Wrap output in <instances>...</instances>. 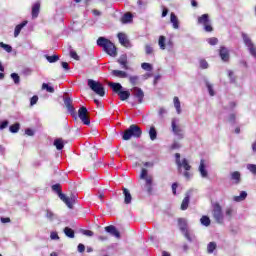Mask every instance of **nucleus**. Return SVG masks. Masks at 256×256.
Masks as SVG:
<instances>
[{
    "mask_svg": "<svg viewBox=\"0 0 256 256\" xmlns=\"http://www.w3.org/2000/svg\"><path fill=\"white\" fill-rule=\"evenodd\" d=\"M97 45L98 47H102L103 51L110 57H117V47L111 40L105 37H99L97 39Z\"/></svg>",
    "mask_w": 256,
    "mask_h": 256,
    "instance_id": "obj_1",
    "label": "nucleus"
},
{
    "mask_svg": "<svg viewBox=\"0 0 256 256\" xmlns=\"http://www.w3.org/2000/svg\"><path fill=\"white\" fill-rule=\"evenodd\" d=\"M52 190L57 193L58 197L67 205L68 209H72L73 205H75L76 197L75 195H71L70 197H67L63 192L61 191V184H54L52 185Z\"/></svg>",
    "mask_w": 256,
    "mask_h": 256,
    "instance_id": "obj_2",
    "label": "nucleus"
},
{
    "mask_svg": "<svg viewBox=\"0 0 256 256\" xmlns=\"http://www.w3.org/2000/svg\"><path fill=\"white\" fill-rule=\"evenodd\" d=\"M108 86L112 88V91L119 96L120 101H127L131 97L129 90H123L121 83L109 82Z\"/></svg>",
    "mask_w": 256,
    "mask_h": 256,
    "instance_id": "obj_3",
    "label": "nucleus"
},
{
    "mask_svg": "<svg viewBox=\"0 0 256 256\" xmlns=\"http://www.w3.org/2000/svg\"><path fill=\"white\" fill-rule=\"evenodd\" d=\"M143 135V131L141 130V127L136 124H132L129 126L128 129L124 131V134L122 136L123 141H129L131 137H134L135 139H139Z\"/></svg>",
    "mask_w": 256,
    "mask_h": 256,
    "instance_id": "obj_4",
    "label": "nucleus"
},
{
    "mask_svg": "<svg viewBox=\"0 0 256 256\" xmlns=\"http://www.w3.org/2000/svg\"><path fill=\"white\" fill-rule=\"evenodd\" d=\"M88 87L99 97H105V87L101 82L88 79Z\"/></svg>",
    "mask_w": 256,
    "mask_h": 256,
    "instance_id": "obj_5",
    "label": "nucleus"
},
{
    "mask_svg": "<svg viewBox=\"0 0 256 256\" xmlns=\"http://www.w3.org/2000/svg\"><path fill=\"white\" fill-rule=\"evenodd\" d=\"M178 226L187 241H193L191 238V233H189V228L187 227V220L185 218H178Z\"/></svg>",
    "mask_w": 256,
    "mask_h": 256,
    "instance_id": "obj_6",
    "label": "nucleus"
},
{
    "mask_svg": "<svg viewBox=\"0 0 256 256\" xmlns=\"http://www.w3.org/2000/svg\"><path fill=\"white\" fill-rule=\"evenodd\" d=\"M212 215L217 223H223V208L219 203L213 204Z\"/></svg>",
    "mask_w": 256,
    "mask_h": 256,
    "instance_id": "obj_7",
    "label": "nucleus"
},
{
    "mask_svg": "<svg viewBox=\"0 0 256 256\" xmlns=\"http://www.w3.org/2000/svg\"><path fill=\"white\" fill-rule=\"evenodd\" d=\"M78 117L84 125H91V119H89V110H87V107L82 106L79 108Z\"/></svg>",
    "mask_w": 256,
    "mask_h": 256,
    "instance_id": "obj_8",
    "label": "nucleus"
},
{
    "mask_svg": "<svg viewBox=\"0 0 256 256\" xmlns=\"http://www.w3.org/2000/svg\"><path fill=\"white\" fill-rule=\"evenodd\" d=\"M179 171L181 170V168L183 167V169L185 170L183 176L185 177V179H191V166L189 165V160H187V158L182 159V161L180 163L177 164Z\"/></svg>",
    "mask_w": 256,
    "mask_h": 256,
    "instance_id": "obj_9",
    "label": "nucleus"
},
{
    "mask_svg": "<svg viewBox=\"0 0 256 256\" xmlns=\"http://www.w3.org/2000/svg\"><path fill=\"white\" fill-rule=\"evenodd\" d=\"M199 25H204V29L207 33H211L213 31V26L210 24L209 14H203L198 17Z\"/></svg>",
    "mask_w": 256,
    "mask_h": 256,
    "instance_id": "obj_10",
    "label": "nucleus"
},
{
    "mask_svg": "<svg viewBox=\"0 0 256 256\" xmlns=\"http://www.w3.org/2000/svg\"><path fill=\"white\" fill-rule=\"evenodd\" d=\"M171 127H172V132L178 139H184L185 134L183 133V128L177 124L176 118H173L171 121Z\"/></svg>",
    "mask_w": 256,
    "mask_h": 256,
    "instance_id": "obj_11",
    "label": "nucleus"
},
{
    "mask_svg": "<svg viewBox=\"0 0 256 256\" xmlns=\"http://www.w3.org/2000/svg\"><path fill=\"white\" fill-rule=\"evenodd\" d=\"M147 173V169L143 168L140 173V179H145L148 192L151 193V191H153V188L151 187L153 185V177L148 176Z\"/></svg>",
    "mask_w": 256,
    "mask_h": 256,
    "instance_id": "obj_12",
    "label": "nucleus"
},
{
    "mask_svg": "<svg viewBox=\"0 0 256 256\" xmlns=\"http://www.w3.org/2000/svg\"><path fill=\"white\" fill-rule=\"evenodd\" d=\"M131 92L139 104L143 103V99H145V92H143V89L135 86L131 89Z\"/></svg>",
    "mask_w": 256,
    "mask_h": 256,
    "instance_id": "obj_13",
    "label": "nucleus"
},
{
    "mask_svg": "<svg viewBox=\"0 0 256 256\" xmlns=\"http://www.w3.org/2000/svg\"><path fill=\"white\" fill-rule=\"evenodd\" d=\"M64 105L68 110V112L70 113V115H72V117H77V113L75 112V107L73 106V99H71L70 97L64 98Z\"/></svg>",
    "mask_w": 256,
    "mask_h": 256,
    "instance_id": "obj_14",
    "label": "nucleus"
},
{
    "mask_svg": "<svg viewBox=\"0 0 256 256\" xmlns=\"http://www.w3.org/2000/svg\"><path fill=\"white\" fill-rule=\"evenodd\" d=\"M104 229L106 233H110V235H113V237H116V239H121V233L114 225L106 226Z\"/></svg>",
    "mask_w": 256,
    "mask_h": 256,
    "instance_id": "obj_15",
    "label": "nucleus"
},
{
    "mask_svg": "<svg viewBox=\"0 0 256 256\" xmlns=\"http://www.w3.org/2000/svg\"><path fill=\"white\" fill-rule=\"evenodd\" d=\"M41 11V3L40 2H36L33 6H32V19H37V17H39V13Z\"/></svg>",
    "mask_w": 256,
    "mask_h": 256,
    "instance_id": "obj_16",
    "label": "nucleus"
},
{
    "mask_svg": "<svg viewBox=\"0 0 256 256\" xmlns=\"http://www.w3.org/2000/svg\"><path fill=\"white\" fill-rule=\"evenodd\" d=\"M118 39L119 43L123 45V47H129V39L127 38V35L125 33H118Z\"/></svg>",
    "mask_w": 256,
    "mask_h": 256,
    "instance_id": "obj_17",
    "label": "nucleus"
},
{
    "mask_svg": "<svg viewBox=\"0 0 256 256\" xmlns=\"http://www.w3.org/2000/svg\"><path fill=\"white\" fill-rule=\"evenodd\" d=\"M123 195H124V203L125 205H129L131 201L133 200V197L131 196V192H129V189L123 187L122 188Z\"/></svg>",
    "mask_w": 256,
    "mask_h": 256,
    "instance_id": "obj_18",
    "label": "nucleus"
},
{
    "mask_svg": "<svg viewBox=\"0 0 256 256\" xmlns=\"http://www.w3.org/2000/svg\"><path fill=\"white\" fill-rule=\"evenodd\" d=\"M111 75L113 77H118L119 79H127V77H129V74L122 70H112Z\"/></svg>",
    "mask_w": 256,
    "mask_h": 256,
    "instance_id": "obj_19",
    "label": "nucleus"
},
{
    "mask_svg": "<svg viewBox=\"0 0 256 256\" xmlns=\"http://www.w3.org/2000/svg\"><path fill=\"white\" fill-rule=\"evenodd\" d=\"M219 55L222 61L224 62L229 61V50L226 47H220Z\"/></svg>",
    "mask_w": 256,
    "mask_h": 256,
    "instance_id": "obj_20",
    "label": "nucleus"
},
{
    "mask_svg": "<svg viewBox=\"0 0 256 256\" xmlns=\"http://www.w3.org/2000/svg\"><path fill=\"white\" fill-rule=\"evenodd\" d=\"M118 63L121 65L122 69H125L126 71L129 69L127 55H121L118 59Z\"/></svg>",
    "mask_w": 256,
    "mask_h": 256,
    "instance_id": "obj_21",
    "label": "nucleus"
},
{
    "mask_svg": "<svg viewBox=\"0 0 256 256\" xmlns=\"http://www.w3.org/2000/svg\"><path fill=\"white\" fill-rule=\"evenodd\" d=\"M231 180L234 181L236 185H239L241 183V173L239 171L232 172Z\"/></svg>",
    "mask_w": 256,
    "mask_h": 256,
    "instance_id": "obj_22",
    "label": "nucleus"
},
{
    "mask_svg": "<svg viewBox=\"0 0 256 256\" xmlns=\"http://www.w3.org/2000/svg\"><path fill=\"white\" fill-rule=\"evenodd\" d=\"M199 172H200L201 177L205 178L208 176L207 170L205 169V160L204 159L200 160Z\"/></svg>",
    "mask_w": 256,
    "mask_h": 256,
    "instance_id": "obj_23",
    "label": "nucleus"
},
{
    "mask_svg": "<svg viewBox=\"0 0 256 256\" xmlns=\"http://www.w3.org/2000/svg\"><path fill=\"white\" fill-rule=\"evenodd\" d=\"M189 201H190L189 194H186V196L182 200L181 207H180L182 211H187V209H189Z\"/></svg>",
    "mask_w": 256,
    "mask_h": 256,
    "instance_id": "obj_24",
    "label": "nucleus"
},
{
    "mask_svg": "<svg viewBox=\"0 0 256 256\" xmlns=\"http://www.w3.org/2000/svg\"><path fill=\"white\" fill-rule=\"evenodd\" d=\"M27 23H28L27 20H24L23 22H21L15 27L14 37H19V33H21V29H23V27H25Z\"/></svg>",
    "mask_w": 256,
    "mask_h": 256,
    "instance_id": "obj_25",
    "label": "nucleus"
},
{
    "mask_svg": "<svg viewBox=\"0 0 256 256\" xmlns=\"http://www.w3.org/2000/svg\"><path fill=\"white\" fill-rule=\"evenodd\" d=\"M170 21L173 24L174 29H179V18H177V15L173 12L170 14Z\"/></svg>",
    "mask_w": 256,
    "mask_h": 256,
    "instance_id": "obj_26",
    "label": "nucleus"
},
{
    "mask_svg": "<svg viewBox=\"0 0 256 256\" xmlns=\"http://www.w3.org/2000/svg\"><path fill=\"white\" fill-rule=\"evenodd\" d=\"M54 146L58 151H61L63 147H65V143L63 142V138H57L54 140Z\"/></svg>",
    "mask_w": 256,
    "mask_h": 256,
    "instance_id": "obj_27",
    "label": "nucleus"
},
{
    "mask_svg": "<svg viewBox=\"0 0 256 256\" xmlns=\"http://www.w3.org/2000/svg\"><path fill=\"white\" fill-rule=\"evenodd\" d=\"M242 39H243L245 45L248 47V49L255 45L251 41V38H249V36L247 34H245V33H242Z\"/></svg>",
    "mask_w": 256,
    "mask_h": 256,
    "instance_id": "obj_28",
    "label": "nucleus"
},
{
    "mask_svg": "<svg viewBox=\"0 0 256 256\" xmlns=\"http://www.w3.org/2000/svg\"><path fill=\"white\" fill-rule=\"evenodd\" d=\"M174 107L178 115H181V101H179V97L175 96L173 98Z\"/></svg>",
    "mask_w": 256,
    "mask_h": 256,
    "instance_id": "obj_29",
    "label": "nucleus"
},
{
    "mask_svg": "<svg viewBox=\"0 0 256 256\" xmlns=\"http://www.w3.org/2000/svg\"><path fill=\"white\" fill-rule=\"evenodd\" d=\"M247 199V192L242 191L239 196H234V201L236 203H241V201H245Z\"/></svg>",
    "mask_w": 256,
    "mask_h": 256,
    "instance_id": "obj_30",
    "label": "nucleus"
},
{
    "mask_svg": "<svg viewBox=\"0 0 256 256\" xmlns=\"http://www.w3.org/2000/svg\"><path fill=\"white\" fill-rule=\"evenodd\" d=\"M128 79L132 87H137V85H139V76L137 75L129 76Z\"/></svg>",
    "mask_w": 256,
    "mask_h": 256,
    "instance_id": "obj_31",
    "label": "nucleus"
},
{
    "mask_svg": "<svg viewBox=\"0 0 256 256\" xmlns=\"http://www.w3.org/2000/svg\"><path fill=\"white\" fill-rule=\"evenodd\" d=\"M64 233L69 239H75V231L69 227L64 228Z\"/></svg>",
    "mask_w": 256,
    "mask_h": 256,
    "instance_id": "obj_32",
    "label": "nucleus"
},
{
    "mask_svg": "<svg viewBox=\"0 0 256 256\" xmlns=\"http://www.w3.org/2000/svg\"><path fill=\"white\" fill-rule=\"evenodd\" d=\"M122 23H131L133 21V14L125 13L121 18Z\"/></svg>",
    "mask_w": 256,
    "mask_h": 256,
    "instance_id": "obj_33",
    "label": "nucleus"
},
{
    "mask_svg": "<svg viewBox=\"0 0 256 256\" xmlns=\"http://www.w3.org/2000/svg\"><path fill=\"white\" fill-rule=\"evenodd\" d=\"M149 137H150L151 141H155V139H157V130L154 128V126L150 127Z\"/></svg>",
    "mask_w": 256,
    "mask_h": 256,
    "instance_id": "obj_34",
    "label": "nucleus"
},
{
    "mask_svg": "<svg viewBox=\"0 0 256 256\" xmlns=\"http://www.w3.org/2000/svg\"><path fill=\"white\" fill-rule=\"evenodd\" d=\"M200 223L204 225V227H209L211 225V219L208 216H202L200 219Z\"/></svg>",
    "mask_w": 256,
    "mask_h": 256,
    "instance_id": "obj_35",
    "label": "nucleus"
},
{
    "mask_svg": "<svg viewBox=\"0 0 256 256\" xmlns=\"http://www.w3.org/2000/svg\"><path fill=\"white\" fill-rule=\"evenodd\" d=\"M42 89L47 91V93H55V88H53V86H49L47 83L42 84Z\"/></svg>",
    "mask_w": 256,
    "mask_h": 256,
    "instance_id": "obj_36",
    "label": "nucleus"
},
{
    "mask_svg": "<svg viewBox=\"0 0 256 256\" xmlns=\"http://www.w3.org/2000/svg\"><path fill=\"white\" fill-rule=\"evenodd\" d=\"M46 59H47L48 63H57V61L59 60V56L58 55H52V56L47 55Z\"/></svg>",
    "mask_w": 256,
    "mask_h": 256,
    "instance_id": "obj_37",
    "label": "nucleus"
},
{
    "mask_svg": "<svg viewBox=\"0 0 256 256\" xmlns=\"http://www.w3.org/2000/svg\"><path fill=\"white\" fill-rule=\"evenodd\" d=\"M0 47L4 49V51H6L7 53H11V51H13V47H11V45L5 44L3 42H0Z\"/></svg>",
    "mask_w": 256,
    "mask_h": 256,
    "instance_id": "obj_38",
    "label": "nucleus"
},
{
    "mask_svg": "<svg viewBox=\"0 0 256 256\" xmlns=\"http://www.w3.org/2000/svg\"><path fill=\"white\" fill-rule=\"evenodd\" d=\"M217 249V243L215 242H210L207 246V251L208 253H213Z\"/></svg>",
    "mask_w": 256,
    "mask_h": 256,
    "instance_id": "obj_39",
    "label": "nucleus"
},
{
    "mask_svg": "<svg viewBox=\"0 0 256 256\" xmlns=\"http://www.w3.org/2000/svg\"><path fill=\"white\" fill-rule=\"evenodd\" d=\"M165 41H166L165 36L159 37L158 45H159L160 49H162V50H165Z\"/></svg>",
    "mask_w": 256,
    "mask_h": 256,
    "instance_id": "obj_40",
    "label": "nucleus"
},
{
    "mask_svg": "<svg viewBox=\"0 0 256 256\" xmlns=\"http://www.w3.org/2000/svg\"><path fill=\"white\" fill-rule=\"evenodd\" d=\"M20 128H21L20 124L15 123V124L10 126V132L11 133H18Z\"/></svg>",
    "mask_w": 256,
    "mask_h": 256,
    "instance_id": "obj_41",
    "label": "nucleus"
},
{
    "mask_svg": "<svg viewBox=\"0 0 256 256\" xmlns=\"http://www.w3.org/2000/svg\"><path fill=\"white\" fill-rule=\"evenodd\" d=\"M141 67L144 69V71H153V65L150 63L144 62L141 64Z\"/></svg>",
    "mask_w": 256,
    "mask_h": 256,
    "instance_id": "obj_42",
    "label": "nucleus"
},
{
    "mask_svg": "<svg viewBox=\"0 0 256 256\" xmlns=\"http://www.w3.org/2000/svg\"><path fill=\"white\" fill-rule=\"evenodd\" d=\"M11 78L13 79V81H14V83H15L16 85H19V83H20V81H21V79L19 78V74H17V73H12V74H11Z\"/></svg>",
    "mask_w": 256,
    "mask_h": 256,
    "instance_id": "obj_43",
    "label": "nucleus"
},
{
    "mask_svg": "<svg viewBox=\"0 0 256 256\" xmlns=\"http://www.w3.org/2000/svg\"><path fill=\"white\" fill-rule=\"evenodd\" d=\"M208 68H209V63H207V60L200 59V69H208Z\"/></svg>",
    "mask_w": 256,
    "mask_h": 256,
    "instance_id": "obj_44",
    "label": "nucleus"
},
{
    "mask_svg": "<svg viewBox=\"0 0 256 256\" xmlns=\"http://www.w3.org/2000/svg\"><path fill=\"white\" fill-rule=\"evenodd\" d=\"M206 87L208 89L209 95L211 97H213L215 95V91L213 90V85H211L209 82H207Z\"/></svg>",
    "mask_w": 256,
    "mask_h": 256,
    "instance_id": "obj_45",
    "label": "nucleus"
},
{
    "mask_svg": "<svg viewBox=\"0 0 256 256\" xmlns=\"http://www.w3.org/2000/svg\"><path fill=\"white\" fill-rule=\"evenodd\" d=\"M145 53H146V55H152V53H153V47H151V45L147 44V45L145 46Z\"/></svg>",
    "mask_w": 256,
    "mask_h": 256,
    "instance_id": "obj_46",
    "label": "nucleus"
},
{
    "mask_svg": "<svg viewBox=\"0 0 256 256\" xmlns=\"http://www.w3.org/2000/svg\"><path fill=\"white\" fill-rule=\"evenodd\" d=\"M37 101H39V96L34 95L31 99H30V105H37Z\"/></svg>",
    "mask_w": 256,
    "mask_h": 256,
    "instance_id": "obj_47",
    "label": "nucleus"
},
{
    "mask_svg": "<svg viewBox=\"0 0 256 256\" xmlns=\"http://www.w3.org/2000/svg\"><path fill=\"white\" fill-rule=\"evenodd\" d=\"M228 77L231 81V83H235V73L231 70L228 71Z\"/></svg>",
    "mask_w": 256,
    "mask_h": 256,
    "instance_id": "obj_48",
    "label": "nucleus"
},
{
    "mask_svg": "<svg viewBox=\"0 0 256 256\" xmlns=\"http://www.w3.org/2000/svg\"><path fill=\"white\" fill-rule=\"evenodd\" d=\"M8 126H9V121L5 120V121L0 122V129L1 130L7 129Z\"/></svg>",
    "mask_w": 256,
    "mask_h": 256,
    "instance_id": "obj_49",
    "label": "nucleus"
},
{
    "mask_svg": "<svg viewBox=\"0 0 256 256\" xmlns=\"http://www.w3.org/2000/svg\"><path fill=\"white\" fill-rule=\"evenodd\" d=\"M208 43L210 45H217V43H219V40L215 37H212V38L208 39Z\"/></svg>",
    "mask_w": 256,
    "mask_h": 256,
    "instance_id": "obj_50",
    "label": "nucleus"
},
{
    "mask_svg": "<svg viewBox=\"0 0 256 256\" xmlns=\"http://www.w3.org/2000/svg\"><path fill=\"white\" fill-rule=\"evenodd\" d=\"M70 57L75 59V61H79V55H77V52L75 51H70Z\"/></svg>",
    "mask_w": 256,
    "mask_h": 256,
    "instance_id": "obj_51",
    "label": "nucleus"
},
{
    "mask_svg": "<svg viewBox=\"0 0 256 256\" xmlns=\"http://www.w3.org/2000/svg\"><path fill=\"white\" fill-rule=\"evenodd\" d=\"M179 187V184H177V182H174L172 184V193L173 195H177V188Z\"/></svg>",
    "mask_w": 256,
    "mask_h": 256,
    "instance_id": "obj_52",
    "label": "nucleus"
},
{
    "mask_svg": "<svg viewBox=\"0 0 256 256\" xmlns=\"http://www.w3.org/2000/svg\"><path fill=\"white\" fill-rule=\"evenodd\" d=\"M248 169H249V171H251V173L256 175V165L255 164L248 165Z\"/></svg>",
    "mask_w": 256,
    "mask_h": 256,
    "instance_id": "obj_53",
    "label": "nucleus"
},
{
    "mask_svg": "<svg viewBox=\"0 0 256 256\" xmlns=\"http://www.w3.org/2000/svg\"><path fill=\"white\" fill-rule=\"evenodd\" d=\"M248 49H249L250 54L252 55V57H255V59H256V47H255V45L248 48Z\"/></svg>",
    "mask_w": 256,
    "mask_h": 256,
    "instance_id": "obj_54",
    "label": "nucleus"
},
{
    "mask_svg": "<svg viewBox=\"0 0 256 256\" xmlns=\"http://www.w3.org/2000/svg\"><path fill=\"white\" fill-rule=\"evenodd\" d=\"M77 249H78L79 253H85V245L84 244H81V243L78 244Z\"/></svg>",
    "mask_w": 256,
    "mask_h": 256,
    "instance_id": "obj_55",
    "label": "nucleus"
},
{
    "mask_svg": "<svg viewBox=\"0 0 256 256\" xmlns=\"http://www.w3.org/2000/svg\"><path fill=\"white\" fill-rule=\"evenodd\" d=\"M25 133L28 135V137H33L35 135V132H33L31 128H27Z\"/></svg>",
    "mask_w": 256,
    "mask_h": 256,
    "instance_id": "obj_56",
    "label": "nucleus"
},
{
    "mask_svg": "<svg viewBox=\"0 0 256 256\" xmlns=\"http://www.w3.org/2000/svg\"><path fill=\"white\" fill-rule=\"evenodd\" d=\"M50 239L58 240L59 239V234H57V232H51Z\"/></svg>",
    "mask_w": 256,
    "mask_h": 256,
    "instance_id": "obj_57",
    "label": "nucleus"
},
{
    "mask_svg": "<svg viewBox=\"0 0 256 256\" xmlns=\"http://www.w3.org/2000/svg\"><path fill=\"white\" fill-rule=\"evenodd\" d=\"M46 217L48 219H53V217H55V214H53V212L50 210H46Z\"/></svg>",
    "mask_w": 256,
    "mask_h": 256,
    "instance_id": "obj_58",
    "label": "nucleus"
},
{
    "mask_svg": "<svg viewBox=\"0 0 256 256\" xmlns=\"http://www.w3.org/2000/svg\"><path fill=\"white\" fill-rule=\"evenodd\" d=\"M83 235H86L87 237H93L94 233L91 230H84Z\"/></svg>",
    "mask_w": 256,
    "mask_h": 256,
    "instance_id": "obj_59",
    "label": "nucleus"
},
{
    "mask_svg": "<svg viewBox=\"0 0 256 256\" xmlns=\"http://www.w3.org/2000/svg\"><path fill=\"white\" fill-rule=\"evenodd\" d=\"M99 241H109V236L107 235H102L98 237Z\"/></svg>",
    "mask_w": 256,
    "mask_h": 256,
    "instance_id": "obj_60",
    "label": "nucleus"
},
{
    "mask_svg": "<svg viewBox=\"0 0 256 256\" xmlns=\"http://www.w3.org/2000/svg\"><path fill=\"white\" fill-rule=\"evenodd\" d=\"M175 157H176V164H180L181 163V154L180 153H176L175 154Z\"/></svg>",
    "mask_w": 256,
    "mask_h": 256,
    "instance_id": "obj_61",
    "label": "nucleus"
},
{
    "mask_svg": "<svg viewBox=\"0 0 256 256\" xmlns=\"http://www.w3.org/2000/svg\"><path fill=\"white\" fill-rule=\"evenodd\" d=\"M165 113H167L165 108H160L159 111H158V114H159L160 117H163V115H165Z\"/></svg>",
    "mask_w": 256,
    "mask_h": 256,
    "instance_id": "obj_62",
    "label": "nucleus"
},
{
    "mask_svg": "<svg viewBox=\"0 0 256 256\" xmlns=\"http://www.w3.org/2000/svg\"><path fill=\"white\" fill-rule=\"evenodd\" d=\"M61 65H62V67L65 69V71H69V63H67V62H62Z\"/></svg>",
    "mask_w": 256,
    "mask_h": 256,
    "instance_id": "obj_63",
    "label": "nucleus"
},
{
    "mask_svg": "<svg viewBox=\"0 0 256 256\" xmlns=\"http://www.w3.org/2000/svg\"><path fill=\"white\" fill-rule=\"evenodd\" d=\"M1 223H11V218L9 217L1 218Z\"/></svg>",
    "mask_w": 256,
    "mask_h": 256,
    "instance_id": "obj_64",
    "label": "nucleus"
}]
</instances>
